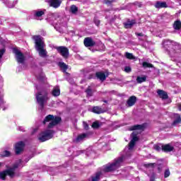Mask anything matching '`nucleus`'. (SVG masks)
<instances>
[{
    "mask_svg": "<svg viewBox=\"0 0 181 181\" xmlns=\"http://www.w3.org/2000/svg\"><path fill=\"white\" fill-rule=\"evenodd\" d=\"M163 46L173 62L181 63L180 44L170 40H165L163 42Z\"/></svg>",
    "mask_w": 181,
    "mask_h": 181,
    "instance_id": "f257e3e1",
    "label": "nucleus"
},
{
    "mask_svg": "<svg viewBox=\"0 0 181 181\" xmlns=\"http://www.w3.org/2000/svg\"><path fill=\"white\" fill-rule=\"evenodd\" d=\"M124 159H125V156H122L119 158L115 160L113 163L104 167L103 170L98 171L95 173V175L92 176V181H100L101 176H103V173L105 172H112L113 170H117V169H118V168L122 165Z\"/></svg>",
    "mask_w": 181,
    "mask_h": 181,
    "instance_id": "f03ea898",
    "label": "nucleus"
},
{
    "mask_svg": "<svg viewBox=\"0 0 181 181\" xmlns=\"http://www.w3.org/2000/svg\"><path fill=\"white\" fill-rule=\"evenodd\" d=\"M33 39L35 42V49L37 52H38L40 57L46 59V57H47V51L45 49V45L43 37L40 35H35Z\"/></svg>",
    "mask_w": 181,
    "mask_h": 181,
    "instance_id": "7ed1b4c3",
    "label": "nucleus"
},
{
    "mask_svg": "<svg viewBox=\"0 0 181 181\" xmlns=\"http://www.w3.org/2000/svg\"><path fill=\"white\" fill-rule=\"evenodd\" d=\"M22 166V160H18L12 168H10L5 171L0 173V179L2 180H5V177L6 176H9L10 177H15V172L18 168H21Z\"/></svg>",
    "mask_w": 181,
    "mask_h": 181,
    "instance_id": "20e7f679",
    "label": "nucleus"
},
{
    "mask_svg": "<svg viewBox=\"0 0 181 181\" xmlns=\"http://www.w3.org/2000/svg\"><path fill=\"white\" fill-rule=\"evenodd\" d=\"M35 98L37 100V104L40 105V110H43L45 107V104L49 101V93L47 91L38 92L35 95Z\"/></svg>",
    "mask_w": 181,
    "mask_h": 181,
    "instance_id": "39448f33",
    "label": "nucleus"
},
{
    "mask_svg": "<svg viewBox=\"0 0 181 181\" xmlns=\"http://www.w3.org/2000/svg\"><path fill=\"white\" fill-rule=\"evenodd\" d=\"M62 121V118L57 116H53L52 115H49L47 117H45L43 124H46V122H49L48 124L47 128L50 129L51 128H53V127H55V125H57L59 122Z\"/></svg>",
    "mask_w": 181,
    "mask_h": 181,
    "instance_id": "423d86ee",
    "label": "nucleus"
},
{
    "mask_svg": "<svg viewBox=\"0 0 181 181\" xmlns=\"http://www.w3.org/2000/svg\"><path fill=\"white\" fill-rule=\"evenodd\" d=\"M53 135H54V131L48 129L40 134L38 139L40 142H45V141L52 139V138H53Z\"/></svg>",
    "mask_w": 181,
    "mask_h": 181,
    "instance_id": "0eeeda50",
    "label": "nucleus"
},
{
    "mask_svg": "<svg viewBox=\"0 0 181 181\" xmlns=\"http://www.w3.org/2000/svg\"><path fill=\"white\" fill-rule=\"evenodd\" d=\"M55 49L57 52H58L59 54L62 56V57H64V59H69V48L64 46H60V47H56Z\"/></svg>",
    "mask_w": 181,
    "mask_h": 181,
    "instance_id": "6e6552de",
    "label": "nucleus"
},
{
    "mask_svg": "<svg viewBox=\"0 0 181 181\" xmlns=\"http://www.w3.org/2000/svg\"><path fill=\"white\" fill-rule=\"evenodd\" d=\"M133 137L131 141L129 144V148L127 153H126V156H130L131 151L134 148V146H135V142L138 141V136H136V132H134L132 133Z\"/></svg>",
    "mask_w": 181,
    "mask_h": 181,
    "instance_id": "1a4fd4ad",
    "label": "nucleus"
},
{
    "mask_svg": "<svg viewBox=\"0 0 181 181\" xmlns=\"http://www.w3.org/2000/svg\"><path fill=\"white\" fill-rule=\"evenodd\" d=\"M13 52L16 56V60L18 63H21V64H23L25 62V55H23V54L17 49H13Z\"/></svg>",
    "mask_w": 181,
    "mask_h": 181,
    "instance_id": "9d476101",
    "label": "nucleus"
},
{
    "mask_svg": "<svg viewBox=\"0 0 181 181\" xmlns=\"http://www.w3.org/2000/svg\"><path fill=\"white\" fill-rule=\"evenodd\" d=\"M62 1L63 0H47V2L49 6L57 9V8L60 7V5H62Z\"/></svg>",
    "mask_w": 181,
    "mask_h": 181,
    "instance_id": "9b49d317",
    "label": "nucleus"
},
{
    "mask_svg": "<svg viewBox=\"0 0 181 181\" xmlns=\"http://www.w3.org/2000/svg\"><path fill=\"white\" fill-rule=\"evenodd\" d=\"M83 43L86 47H93V46H95V42L91 37H86L83 40Z\"/></svg>",
    "mask_w": 181,
    "mask_h": 181,
    "instance_id": "f8f14e48",
    "label": "nucleus"
},
{
    "mask_svg": "<svg viewBox=\"0 0 181 181\" xmlns=\"http://www.w3.org/2000/svg\"><path fill=\"white\" fill-rule=\"evenodd\" d=\"M23 148H25V143L23 141H20L17 143L15 146V151L16 155H19L21 152L23 151Z\"/></svg>",
    "mask_w": 181,
    "mask_h": 181,
    "instance_id": "ddd939ff",
    "label": "nucleus"
},
{
    "mask_svg": "<svg viewBox=\"0 0 181 181\" xmlns=\"http://www.w3.org/2000/svg\"><path fill=\"white\" fill-rule=\"evenodd\" d=\"M7 8H15V5L18 4V0H1Z\"/></svg>",
    "mask_w": 181,
    "mask_h": 181,
    "instance_id": "4468645a",
    "label": "nucleus"
},
{
    "mask_svg": "<svg viewBox=\"0 0 181 181\" xmlns=\"http://www.w3.org/2000/svg\"><path fill=\"white\" fill-rule=\"evenodd\" d=\"M88 135H89L88 133H83V134H79V135H78L76 139L74 140V141L76 142L77 144L78 142H83V141H84V139H86V138L88 137Z\"/></svg>",
    "mask_w": 181,
    "mask_h": 181,
    "instance_id": "2eb2a0df",
    "label": "nucleus"
},
{
    "mask_svg": "<svg viewBox=\"0 0 181 181\" xmlns=\"http://www.w3.org/2000/svg\"><path fill=\"white\" fill-rule=\"evenodd\" d=\"M161 148H162V151H163L164 152H172V151L175 149V147H173V146L170 144H165V145H163L161 146Z\"/></svg>",
    "mask_w": 181,
    "mask_h": 181,
    "instance_id": "dca6fc26",
    "label": "nucleus"
},
{
    "mask_svg": "<svg viewBox=\"0 0 181 181\" xmlns=\"http://www.w3.org/2000/svg\"><path fill=\"white\" fill-rule=\"evenodd\" d=\"M135 103H136V96H131L127 101V104L128 107H132V106L135 105Z\"/></svg>",
    "mask_w": 181,
    "mask_h": 181,
    "instance_id": "f3484780",
    "label": "nucleus"
},
{
    "mask_svg": "<svg viewBox=\"0 0 181 181\" xmlns=\"http://www.w3.org/2000/svg\"><path fill=\"white\" fill-rule=\"evenodd\" d=\"M136 129L144 131V129H145V124H137L130 127V131H136Z\"/></svg>",
    "mask_w": 181,
    "mask_h": 181,
    "instance_id": "a211bd4d",
    "label": "nucleus"
},
{
    "mask_svg": "<svg viewBox=\"0 0 181 181\" xmlns=\"http://www.w3.org/2000/svg\"><path fill=\"white\" fill-rule=\"evenodd\" d=\"M92 112H94L95 114H103V112H105V110L98 106H95L92 109Z\"/></svg>",
    "mask_w": 181,
    "mask_h": 181,
    "instance_id": "6ab92c4d",
    "label": "nucleus"
},
{
    "mask_svg": "<svg viewBox=\"0 0 181 181\" xmlns=\"http://www.w3.org/2000/svg\"><path fill=\"white\" fill-rule=\"evenodd\" d=\"M155 7L160 9V8H168V4L165 1H157L155 4Z\"/></svg>",
    "mask_w": 181,
    "mask_h": 181,
    "instance_id": "aec40b11",
    "label": "nucleus"
},
{
    "mask_svg": "<svg viewBox=\"0 0 181 181\" xmlns=\"http://www.w3.org/2000/svg\"><path fill=\"white\" fill-rule=\"evenodd\" d=\"M52 95L53 97H59V95H60V88L59 86L54 87L52 91Z\"/></svg>",
    "mask_w": 181,
    "mask_h": 181,
    "instance_id": "412c9836",
    "label": "nucleus"
},
{
    "mask_svg": "<svg viewBox=\"0 0 181 181\" xmlns=\"http://www.w3.org/2000/svg\"><path fill=\"white\" fill-rule=\"evenodd\" d=\"M59 66L60 67L61 70L63 71V73H66V74H68L67 72V69H69V66H67V64H66L64 62H59L58 64Z\"/></svg>",
    "mask_w": 181,
    "mask_h": 181,
    "instance_id": "4be33fe9",
    "label": "nucleus"
},
{
    "mask_svg": "<svg viewBox=\"0 0 181 181\" xmlns=\"http://www.w3.org/2000/svg\"><path fill=\"white\" fill-rule=\"evenodd\" d=\"M124 25L126 29H131V28L135 25V21H128L127 22L124 23Z\"/></svg>",
    "mask_w": 181,
    "mask_h": 181,
    "instance_id": "5701e85b",
    "label": "nucleus"
},
{
    "mask_svg": "<svg viewBox=\"0 0 181 181\" xmlns=\"http://www.w3.org/2000/svg\"><path fill=\"white\" fill-rule=\"evenodd\" d=\"M96 77L97 78H99V80H100L101 81H104V80L107 78V76H105V74L104 72H97Z\"/></svg>",
    "mask_w": 181,
    "mask_h": 181,
    "instance_id": "b1692460",
    "label": "nucleus"
},
{
    "mask_svg": "<svg viewBox=\"0 0 181 181\" xmlns=\"http://www.w3.org/2000/svg\"><path fill=\"white\" fill-rule=\"evenodd\" d=\"M174 118H175V120L173 123V125H177V124H181L180 115L175 114L174 115Z\"/></svg>",
    "mask_w": 181,
    "mask_h": 181,
    "instance_id": "393cba45",
    "label": "nucleus"
},
{
    "mask_svg": "<svg viewBox=\"0 0 181 181\" xmlns=\"http://www.w3.org/2000/svg\"><path fill=\"white\" fill-rule=\"evenodd\" d=\"M157 93L160 98H163V100H166V98H168V93L163 90H159Z\"/></svg>",
    "mask_w": 181,
    "mask_h": 181,
    "instance_id": "a878e982",
    "label": "nucleus"
},
{
    "mask_svg": "<svg viewBox=\"0 0 181 181\" xmlns=\"http://www.w3.org/2000/svg\"><path fill=\"white\" fill-rule=\"evenodd\" d=\"M173 28L175 30H180L181 29V21L180 20H177L174 22Z\"/></svg>",
    "mask_w": 181,
    "mask_h": 181,
    "instance_id": "bb28decb",
    "label": "nucleus"
},
{
    "mask_svg": "<svg viewBox=\"0 0 181 181\" xmlns=\"http://www.w3.org/2000/svg\"><path fill=\"white\" fill-rule=\"evenodd\" d=\"M34 16L37 19V18H40L42 15L45 14V12L43 11H33Z\"/></svg>",
    "mask_w": 181,
    "mask_h": 181,
    "instance_id": "cd10ccee",
    "label": "nucleus"
},
{
    "mask_svg": "<svg viewBox=\"0 0 181 181\" xmlns=\"http://www.w3.org/2000/svg\"><path fill=\"white\" fill-rule=\"evenodd\" d=\"M70 12H71L74 15H76V13L78 12V8H77L76 5H72L70 7Z\"/></svg>",
    "mask_w": 181,
    "mask_h": 181,
    "instance_id": "c85d7f7f",
    "label": "nucleus"
},
{
    "mask_svg": "<svg viewBox=\"0 0 181 181\" xmlns=\"http://www.w3.org/2000/svg\"><path fill=\"white\" fill-rule=\"evenodd\" d=\"M136 81H137V83H144V82H145V81H146V76H138L137 78H136Z\"/></svg>",
    "mask_w": 181,
    "mask_h": 181,
    "instance_id": "c756f323",
    "label": "nucleus"
},
{
    "mask_svg": "<svg viewBox=\"0 0 181 181\" xmlns=\"http://www.w3.org/2000/svg\"><path fill=\"white\" fill-rule=\"evenodd\" d=\"M86 93L88 97H92L93 96V89L91 88V86L88 87V88L86 90Z\"/></svg>",
    "mask_w": 181,
    "mask_h": 181,
    "instance_id": "7c9ffc66",
    "label": "nucleus"
},
{
    "mask_svg": "<svg viewBox=\"0 0 181 181\" xmlns=\"http://www.w3.org/2000/svg\"><path fill=\"white\" fill-rule=\"evenodd\" d=\"M125 57H127V59H129V60L135 59V57L134 56V54H132V53H129V52L125 53Z\"/></svg>",
    "mask_w": 181,
    "mask_h": 181,
    "instance_id": "2f4dec72",
    "label": "nucleus"
},
{
    "mask_svg": "<svg viewBox=\"0 0 181 181\" xmlns=\"http://www.w3.org/2000/svg\"><path fill=\"white\" fill-rule=\"evenodd\" d=\"M51 24L54 26L55 29H59V28L62 26V24H60V23H57V21H56V19L54 20L53 23L51 22Z\"/></svg>",
    "mask_w": 181,
    "mask_h": 181,
    "instance_id": "473e14b6",
    "label": "nucleus"
},
{
    "mask_svg": "<svg viewBox=\"0 0 181 181\" xmlns=\"http://www.w3.org/2000/svg\"><path fill=\"white\" fill-rule=\"evenodd\" d=\"M143 67H144V69H146V68L151 69L153 67V65L152 64H149L146 62H143Z\"/></svg>",
    "mask_w": 181,
    "mask_h": 181,
    "instance_id": "72a5a7b5",
    "label": "nucleus"
},
{
    "mask_svg": "<svg viewBox=\"0 0 181 181\" xmlns=\"http://www.w3.org/2000/svg\"><path fill=\"white\" fill-rule=\"evenodd\" d=\"M0 155L1 156H9V155H11V152H9L8 151H4Z\"/></svg>",
    "mask_w": 181,
    "mask_h": 181,
    "instance_id": "f704fd0d",
    "label": "nucleus"
},
{
    "mask_svg": "<svg viewBox=\"0 0 181 181\" xmlns=\"http://www.w3.org/2000/svg\"><path fill=\"white\" fill-rule=\"evenodd\" d=\"M169 176H170V171L169 170V169H167L165 170L164 177H169Z\"/></svg>",
    "mask_w": 181,
    "mask_h": 181,
    "instance_id": "c9c22d12",
    "label": "nucleus"
},
{
    "mask_svg": "<svg viewBox=\"0 0 181 181\" xmlns=\"http://www.w3.org/2000/svg\"><path fill=\"white\" fill-rule=\"evenodd\" d=\"M136 35L137 36H140L141 37H144V38H139V40H144L145 39V35H144V33H136Z\"/></svg>",
    "mask_w": 181,
    "mask_h": 181,
    "instance_id": "e433bc0d",
    "label": "nucleus"
},
{
    "mask_svg": "<svg viewBox=\"0 0 181 181\" xmlns=\"http://www.w3.org/2000/svg\"><path fill=\"white\" fill-rule=\"evenodd\" d=\"M100 127V123L98 122H95L92 124V128H99Z\"/></svg>",
    "mask_w": 181,
    "mask_h": 181,
    "instance_id": "4c0bfd02",
    "label": "nucleus"
},
{
    "mask_svg": "<svg viewBox=\"0 0 181 181\" xmlns=\"http://www.w3.org/2000/svg\"><path fill=\"white\" fill-rule=\"evenodd\" d=\"M124 71L126 73H131L132 69H131L130 66H125L124 67Z\"/></svg>",
    "mask_w": 181,
    "mask_h": 181,
    "instance_id": "58836bf2",
    "label": "nucleus"
},
{
    "mask_svg": "<svg viewBox=\"0 0 181 181\" xmlns=\"http://www.w3.org/2000/svg\"><path fill=\"white\" fill-rule=\"evenodd\" d=\"M2 104H4V95L0 93V105H2Z\"/></svg>",
    "mask_w": 181,
    "mask_h": 181,
    "instance_id": "ea45409f",
    "label": "nucleus"
},
{
    "mask_svg": "<svg viewBox=\"0 0 181 181\" xmlns=\"http://www.w3.org/2000/svg\"><path fill=\"white\" fill-rule=\"evenodd\" d=\"M94 22H95L96 26H99L100 25V20L95 18L94 19Z\"/></svg>",
    "mask_w": 181,
    "mask_h": 181,
    "instance_id": "a19ab883",
    "label": "nucleus"
},
{
    "mask_svg": "<svg viewBox=\"0 0 181 181\" xmlns=\"http://www.w3.org/2000/svg\"><path fill=\"white\" fill-rule=\"evenodd\" d=\"M83 128H85L86 129H88V124H87V122H83Z\"/></svg>",
    "mask_w": 181,
    "mask_h": 181,
    "instance_id": "79ce46f5",
    "label": "nucleus"
},
{
    "mask_svg": "<svg viewBox=\"0 0 181 181\" xmlns=\"http://www.w3.org/2000/svg\"><path fill=\"white\" fill-rule=\"evenodd\" d=\"M4 53H5V49H1L0 50V59H1L2 56H4Z\"/></svg>",
    "mask_w": 181,
    "mask_h": 181,
    "instance_id": "37998d69",
    "label": "nucleus"
},
{
    "mask_svg": "<svg viewBox=\"0 0 181 181\" xmlns=\"http://www.w3.org/2000/svg\"><path fill=\"white\" fill-rule=\"evenodd\" d=\"M38 80H41V81H45L46 79V78H45V76L43 75H42L41 76H37Z\"/></svg>",
    "mask_w": 181,
    "mask_h": 181,
    "instance_id": "c03bdc74",
    "label": "nucleus"
},
{
    "mask_svg": "<svg viewBox=\"0 0 181 181\" xmlns=\"http://www.w3.org/2000/svg\"><path fill=\"white\" fill-rule=\"evenodd\" d=\"M154 149H156V151H160L161 148H160V146H159L158 145H155Z\"/></svg>",
    "mask_w": 181,
    "mask_h": 181,
    "instance_id": "a18cd8bd",
    "label": "nucleus"
},
{
    "mask_svg": "<svg viewBox=\"0 0 181 181\" xmlns=\"http://www.w3.org/2000/svg\"><path fill=\"white\" fill-rule=\"evenodd\" d=\"M18 129H19V131H21L22 132H24V131H25V128H23V127H19Z\"/></svg>",
    "mask_w": 181,
    "mask_h": 181,
    "instance_id": "49530a36",
    "label": "nucleus"
},
{
    "mask_svg": "<svg viewBox=\"0 0 181 181\" xmlns=\"http://www.w3.org/2000/svg\"><path fill=\"white\" fill-rule=\"evenodd\" d=\"M105 4H111V1L107 0V1H105Z\"/></svg>",
    "mask_w": 181,
    "mask_h": 181,
    "instance_id": "de8ad7c7",
    "label": "nucleus"
},
{
    "mask_svg": "<svg viewBox=\"0 0 181 181\" xmlns=\"http://www.w3.org/2000/svg\"><path fill=\"white\" fill-rule=\"evenodd\" d=\"M146 166H153V164H147Z\"/></svg>",
    "mask_w": 181,
    "mask_h": 181,
    "instance_id": "09e8293b",
    "label": "nucleus"
},
{
    "mask_svg": "<svg viewBox=\"0 0 181 181\" xmlns=\"http://www.w3.org/2000/svg\"><path fill=\"white\" fill-rule=\"evenodd\" d=\"M103 103H105L107 104V103H108V101L105 100H103Z\"/></svg>",
    "mask_w": 181,
    "mask_h": 181,
    "instance_id": "8fccbe9b",
    "label": "nucleus"
},
{
    "mask_svg": "<svg viewBox=\"0 0 181 181\" xmlns=\"http://www.w3.org/2000/svg\"><path fill=\"white\" fill-rule=\"evenodd\" d=\"M64 20L63 18L61 19V23H62V22L64 21Z\"/></svg>",
    "mask_w": 181,
    "mask_h": 181,
    "instance_id": "3c124183",
    "label": "nucleus"
},
{
    "mask_svg": "<svg viewBox=\"0 0 181 181\" xmlns=\"http://www.w3.org/2000/svg\"><path fill=\"white\" fill-rule=\"evenodd\" d=\"M179 110L181 111V105L179 106Z\"/></svg>",
    "mask_w": 181,
    "mask_h": 181,
    "instance_id": "603ef678",
    "label": "nucleus"
},
{
    "mask_svg": "<svg viewBox=\"0 0 181 181\" xmlns=\"http://www.w3.org/2000/svg\"><path fill=\"white\" fill-rule=\"evenodd\" d=\"M2 165H3V163H0V167H1V166H2Z\"/></svg>",
    "mask_w": 181,
    "mask_h": 181,
    "instance_id": "864d4df0",
    "label": "nucleus"
},
{
    "mask_svg": "<svg viewBox=\"0 0 181 181\" xmlns=\"http://www.w3.org/2000/svg\"><path fill=\"white\" fill-rule=\"evenodd\" d=\"M53 19H54V17H52V19L51 21H53Z\"/></svg>",
    "mask_w": 181,
    "mask_h": 181,
    "instance_id": "5fc2aeb1",
    "label": "nucleus"
},
{
    "mask_svg": "<svg viewBox=\"0 0 181 181\" xmlns=\"http://www.w3.org/2000/svg\"><path fill=\"white\" fill-rule=\"evenodd\" d=\"M81 153H83V151H80Z\"/></svg>",
    "mask_w": 181,
    "mask_h": 181,
    "instance_id": "6e6d98bb",
    "label": "nucleus"
},
{
    "mask_svg": "<svg viewBox=\"0 0 181 181\" xmlns=\"http://www.w3.org/2000/svg\"><path fill=\"white\" fill-rule=\"evenodd\" d=\"M124 151H127V148H125Z\"/></svg>",
    "mask_w": 181,
    "mask_h": 181,
    "instance_id": "4d7b16f0",
    "label": "nucleus"
}]
</instances>
